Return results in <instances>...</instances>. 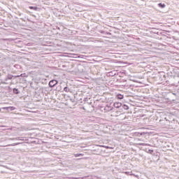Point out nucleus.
<instances>
[{"label": "nucleus", "mask_w": 179, "mask_h": 179, "mask_svg": "<svg viewBox=\"0 0 179 179\" xmlns=\"http://www.w3.org/2000/svg\"><path fill=\"white\" fill-rule=\"evenodd\" d=\"M124 174H127V175L129 174V176H132V174H131V173H129V172H127V171H126V172H124Z\"/></svg>", "instance_id": "ddd939ff"}, {"label": "nucleus", "mask_w": 179, "mask_h": 179, "mask_svg": "<svg viewBox=\"0 0 179 179\" xmlns=\"http://www.w3.org/2000/svg\"><path fill=\"white\" fill-rule=\"evenodd\" d=\"M20 76H16V78H19Z\"/></svg>", "instance_id": "2eb2a0df"}, {"label": "nucleus", "mask_w": 179, "mask_h": 179, "mask_svg": "<svg viewBox=\"0 0 179 179\" xmlns=\"http://www.w3.org/2000/svg\"><path fill=\"white\" fill-rule=\"evenodd\" d=\"M141 146H149L148 144H145V143H140Z\"/></svg>", "instance_id": "f8f14e48"}, {"label": "nucleus", "mask_w": 179, "mask_h": 179, "mask_svg": "<svg viewBox=\"0 0 179 179\" xmlns=\"http://www.w3.org/2000/svg\"><path fill=\"white\" fill-rule=\"evenodd\" d=\"M64 90L66 92V93L69 92V88H68L67 87H65L64 88Z\"/></svg>", "instance_id": "0eeeda50"}, {"label": "nucleus", "mask_w": 179, "mask_h": 179, "mask_svg": "<svg viewBox=\"0 0 179 179\" xmlns=\"http://www.w3.org/2000/svg\"><path fill=\"white\" fill-rule=\"evenodd\" d=\"M123 108H124V110H128V109L129 108V107H128V106H127V105H124V106H123Z\"/></svg>", "instance_id": "9b49d317"}, {"label": "nucleus", "mask_w": 179, "mask_h": 179, "mask_svg": "<svg viewBox=\"0 0 179 179\" xmlns=\"http://www.w3.org/2000/svg\"><path fill=\"white\" fill-rule=\"evenodd\" d=\"M117 99H119V100H122V99H124V95L118 94Z\"/></svg>", "instance_id": "423d86ee"}, {"label": "nucleus", "mask_w": 179, "mask_h": 179, "mask_svg": "<svg viewBox=\"0 0 179 179\" xmlns=\"http://www.w3.org/2000/svg\"><path fill=\"white\" fill-rule=\"evenodd\" d=\"M75 157H79L80 156H83V154H76L74 155Z\"/></svg>", "instance_id": "6e6552de"}, {"label": "nucleus", "mask_w": 179, "mask_h": 179, "mask_svg": "<svg viewBox=\"0 0 179 179\" xmlns=\"http://www.w3.org/2000/svg\"><path fill=\"white\" fill-rule=\"evenodd\" d=\"M19 145V143H15L8 145V146H16V145Z\"/></svg>", "instance_id": "1a4fd4ad"}, {"label": "nucleus", "mask_w": 179, "mask_h": 179, "mask_svg": "<svg viewBox=\"0 0 179 179\" xmlns=\"http://www.w3.org/2000/svg\"><path fill=\"white\" fill-rule=\"evenodd\" d=\"M8 79H10V80L12 79V76H9Z\"/></svg>", "instance_id": "4468645a"}, {"label": "nucleus", "mask_w": 179, "mask_h": 179, "mask_svg": "<svg viewBox=\"0 0 179 179\" xmlns=\"http://www.w3.org/2000/svg\"><path fill=\"white\" fill-rule=\"evenodd\" d=\"M56 85H58V81L56 80H52L49 83L50 87H54V86H56Z\"/></svg>", "instance_id": "f257e3e1"}, {"label": "nucleus", "mask_w": 179, "mask_h": 179, "mask_svg": "<svg viewBox=\"0 0 179 179\" xmlns=\"http://www.w3.org/2000/svg\"><path fill=\"white\" fill-rule=\"evenodd\" d=\"M113 106L115 108H120V107H122V103L121 102H115Z\"/></svg>", "instance_id": "f03ea898"}, {"label": "nucleus", "mask_w": 179, "mask_h": 179, "mask_svg": "<svg viewBox=\"0 0 179 179\" xmlns=\"http://www.w3.org/2000/svg\"><path fill=\"white\" fill-rule=\"evenodd\" d=\"M0 111H1V108H0Z\"/></svg>", "instance_id": "a211bd4d"}, {"label": "nucleus", "mask_w": 179, "mask_h": 179, "mask_svg": "<svg viewBox=\"0 0 179 179\" xmlns=\"http://www.w3.org/2000/svg\"><path fill=\"white\" fill-rule=\"evenodd\" d=\"M3 110H10V111H13V110H16V108L14 106H9V107H3L2 108Z\"/></svg>", "instance_id": "7ed1b4c3"}, {"label": "nucleus", "mask_w": 179, "mask_h": 179, "mask_svg": "<svg viewBox=\"0 0 179 179\" xmlns=\"http://www.w3.org/2000/svg\"><path fill=\"white\" fill-rule=\"evenodd\" d=\"M29 9H34V10H37V7L29 6Z\"/></svg>", "instance_id": "9d476101"}, {"label": "nucleus", "mask_w": 179, "mask_h": 179, "mask_svg": "<svg viewBox=\"0 0 179 179\" xmlns=\"http://www.w3.org/2000/svg\"><path fill=\"white\" fill-rule=\"evenodd\" d=\"M107 149H108V147H106Z\"/></svg>", "instance_id": "f3484780"}, {"label": "nucleus", "mask_w": 179, "mask_h": 179, "mask_svg": "<svg viewBox=\"0 0 179 179\" xmlns=\"http://www.w3.org/2000/svg\"><path fill=\"white\" fill-rule=\"evenodd\" d=\"M13 93H15V94H19V90L14 88L13 89Z\"/></svg>", "instance_id": "39448f33"}, {"label": "nucleus", "mask_w": 179, "mask_h": 179, "mask_svg": "<svg viewBox=\"0 0 179 179\" xmlns=\"http://www.w3.org/2000/svg\"><path fill=\"white\" fill-rule=\"evenodd\" d=\"M158 6L159 7V8H166V4H164V3H159V4H158Z\"/></svg>", "instance_id": "20e7f679"}, {"label": "nucleus", "mask_w": 179, "mask_h": 179, "mask_svg": "<svg viewBox=\"0 0 179 179\" xmlns=\"http://www.w3.org/2000/svg\"><path fill=\"white\" fill-rule=\"evenodd\" d=\"M20 76H23V74H21Z\"/></svg>", "instance_id": "dca6fc26"}]
</instances>
